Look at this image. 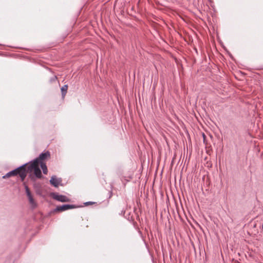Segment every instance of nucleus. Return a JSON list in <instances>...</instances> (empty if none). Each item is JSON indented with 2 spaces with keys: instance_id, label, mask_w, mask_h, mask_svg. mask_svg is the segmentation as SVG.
Wrapping results in <instances>:
<instances>
[{
  "instance_id": "1",
  "label": "nucleus",
  "mask_w": 263,
  "mask_h": 263,
  "mask_svg": "<svg viewBox=\"0 0 263 263\" xmlns=\"http://www.w3.org/2000/svg\"><path fill=\"white\" fill-rule=\"evenodd\" d=\"M27 163L24 164L17 168L9 172L3 176V179H6L12 176H18L22 181H23L27 176L26 166Z\"/></svg>"
},
{
  "instance_id": "2",
  "label": "nucleus",
  "mask_w": 263,
  "mask_h": 263,
  "mask_svg": "<svg viewBox=\"0 0 263 263\" xmlns=\"http://www.w3.org/2000/svg\"><path fill=\"white\" fill-rule=\"evenodd\" d=\"M26 171L27 174L28 173H31L32 171L34 172V174L36 178L41 179L42 177V174L41 171L39 167V164L36 162L30 161L29 163H27Z\"/></svg>"
},
{
  "instance_id": "3",
  "label": "nucleus",
  "mask_w": 263,
  "mask_h": 263,
  "mask_svg": "<svg viewBox=\"0 0 263 263\" xmlns=\"http://www.w3.org/2000/svg\"><path fill=\"white\" fill-rule=\"evenodd\" d=\"M52 197L54 200L62 202H70V199L65 195H60L57 193H53L52 194Z\"/></svg>"
},
{
  "instance_id": "4",
  "label": "nucleus",
  "mask_w": 263,
  "mask_h": 263,
  "mask_svg": "<svg viewBox=\"0 0 263 263\" xmlns=\"http://www.w3.org/2000/svg\"><path fill=\"white\" fill-rule=\"evenodd\" d=\"M50 157V154L49 151H46L44 153H42L40 154L39 156L34 159L32 161L36 162L37 164H40L41 162H43L44 160L49 158Z\"/></svg>"
},
{
  "instance_id": "5",
  "label": "nucleus",
  "mask_w": 263,
  "mask_h": 263,
  "mask_svg": "<svg viewBox=\"0 0 263 263\" xmlns=\"http://www.w3.org/2000/svg\"><path fill=\"white\" fill-rule=\"evenodd\" d=\"M78 206L74 204H63L59 205L54 210V212H63L70 209L77 208Z\"/></svg>"
},
{
  "instance_id": "6",
  "label": "nucleus",
  "mask_w": 263,
  "mask_h": 263,
  "mask_svg": "<svg viewBox=\"0 0 263 263\" xmlns=\"http://www.w3.org/2000/svg\"><path fill=\"white\" fill-rule=\"evenodd\" d=\"M23 185H24L25 191L26 195L27 196V197L28 198L29 203L33 206L35 207L36 206L35 202L34 201V200L33 198V196L31 194V193L28 187V186L26 185V184L24 182L23 183Z\"/></svg>"
},
{
  "instance_id": "7",
  "label": "nucleus",
  "mask_w": 263,
  "mask_h": 263,
  "mask_svg": "<svg viewBox=\"0 0 263 263\" xmlns=\"http://www.w3.org/2000/svg\"><path fill=\"white\" fill-rule=\"evenodd\" d=\"M62 179H57L55 176H52L50 180V183L54 187H58Z\"/></svg>"
},
{
  "instance_id": "8",
  "label": "nucleus",
  "mask_w": 263,
  "mask_h": 263,
  "mask_svg": "<svg viewBox=\"0 0 263 263\" xmlns=\"http://www.w3.org/2000/svg\"><path fill=\"white\" fill-rule=\"evenodd\" d=\"M68 85L66 84L64 85L61 88V93H62V97L63 99H64L67 92V89H68Z\"/></svg>"
},
{
  "instance_id": "9",
  "label": "nucleus",
  "mask_w": 263,
  "mask_h": 263,
  "mask_svg": "<svg viewBox=\"0 0 263 263\" xmlns=\"http://www.w3.org/2000/svg\"><path fill=\"white\" fill-rule=\"evenodd\" d=\"M40 163L41 167L42 168V169L43 170V173L44 174H47V172H48V170H47V167L46 163L44 162H41V163Z\"/></svg>"
},
{
  "instance_id": "10",
  "label": "nucleus",
  "mask_w": 263,
  "mask_h": 263,
  "mask_svg": "<svg viewBox=\"0 0 263 263\" xmlns=\"http://www.w3.org/2000/svg\"><path fill=\"white\" fill-rule=\"evenodd\" d=\"M57 80V76H54L52 77L51 78H50V79L49 80V82L50 83H52L55 82Z\"/></svg>"
},
{
  "instance_id": "11",
  "label": "nucleus",
  "mask_w": 263,
  "mask_h": 263,
  "mask_svg": "<svg viewBox=\"0 0 263 263\" xmlns=\"http://www.w3.org/2000/svg\"><path fill=\"white\" fill-rule=\"evenodd\" d=\"M94 202H90V201H89V202H86L85 203V204L86 205H90V204H93Z\"/></svg>"
},
{
  "instance_id": "12",
  "label": "nucleus",
  "mask_w": 263,
  "mask_h": 263,
  "mask_svg": "<svg viewBox=\"0 0 263 263\" xmlns=\"http://www.w3.org/2000/svg\"><path fill=\"white\" fill-rule=\"evenodd\" d=\"M123 179H125L127 181H129V180H126L124 178L122 177L121 179L122 181H123Z\"/></svg>"
}]
</instances>
